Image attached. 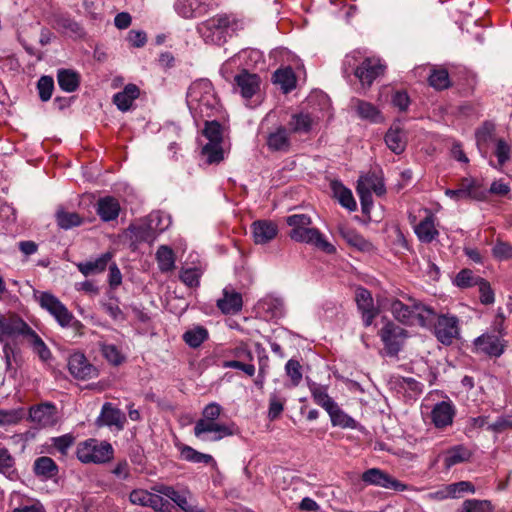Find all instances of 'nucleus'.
Returning a JSON list of instances; mask_svg holds the SVG:
<instances>
[{"label": "nucleus", "instance_id": "obj_1", "mask_svg": "<svg viewBox=\"0 0 512 512\" xmlns=\"http://www.w3.org/2000/svg\"><path fill=\"white\" fill-rule=\"evenodd\" d=\"M378 305L388 309L397 321L405 325L430 327L436 317V311L431 306L414 299L411 304H406L399 299L386 297L378 300Z\"/></svg>", "mask_w": 512, "mask_h": 512}, {"label": "nucleus", "instance_id": "obj_2", "mask_svg": "<svg viewBox=\"0 0 512 512\" xmlns=\"http://www.w3.org/2000/svg\"><path fill=\"white\" fill-rule=\"evenodd\" d=\"M186 102L194 118H210L219 108V99L208 79H198L191 83Z\"/></svg>", "mask_w": 512, "mask_h": 512}, {"label": "nucleus", "instance_id": "obj_3", "mask_svg": "<svg viewBox=\"0 0 512 512\" xmlns=\"http://www.w3.org/2000/svg\"><path fill=\"white\" fill-rule=\"evenodd\" d=\"M242 29V22L233 15L217 14L198 26V32L207 44L221 46L237 30Z\"/></svg>", "mask_w": 512, "mask_h": 512}, {"label": "nucleus", "instance_id": "obj_4", "mask_svg": "<svg viewBox=\"0 0 512 512\" xmlns=\"http://www.w3.org/2000/svg\"><path fill=\"white\" fill-rule=\"evenodd\" d=\"M38 301L40 306L48 311L61 327L72 328L77 335L83 334L84 325L52 293L42 292Z\"/></svg>", "mask_w": 512, "mask_h": 512}, {"label": "nucleus", "instance_id": "obj_5", "mask_svg": "<svg viewBox=\"0 0 512 512\" xmlns=\"http://www.w3.org/2000/svg\"><path fill=\"white\" fill-rule=\"evenodd\" d=\"M76 455L84 464H104L113 459L114 449L109 442L90 438L78 443Z\"/></svg>", "mask_w": 512, "mask_h": 512}, {"label": "nucleus", "instance_id": "obj_6", "mask_svg": "<svg viewBox=\"0 0 512 512\" xmlns=\"http://www.w3.org/2000/svg\"><path fill=\"white\" fill-rule=\"evenodd\" d=\"M29 324L15 312H0V342L21 344L30 330Z\"/></svg>", "mask_w": 512, "mask_h": 512}, {"label": "nucleus", "instance_id": "obj_7", "mask_svg": "<svg viewBox=\"0 0 512 512\" xmlns=\"http://www.w3.org/2000/svg\"><path fill=\"white\" fill-rule=\"evenodd\" d=\"M445 195L454 201L477 200L483 201L487 198L488 191L482 184L473 177L462 178L456 189H446Z\"/></svg>", "mask_w": 512, "mask_h": 512}, {"label": "nucleus", "instance_id": "obj_8", "mask_svg": "<svg viewBox=\"0 0 512 512\" xmlns=\"http://www.w3.org/2000/svg\"><path fill=\"white\" fill-rule=\"evenodd\" d=\"M429 328H433L435 337L443 345H451L460 336L459 319L452 314L436 313L435 320Z\"/></svg>", "mask_w": 512, "mask_h": 512}, {"label": "nucleus", "instance_id": "obj_9", "mask_svg": "<svg viewBox=\"0 0 512 512\" xmlns=\"http://www.w3.org/2000/svg\"><path fill=\"white\" fill-rule=\"evenodd\" d=\"M235 425L218 421H197L194 426V435L203 442H217L225 437L234 435Z\"/></svg>", "mask_w": 512, "mask_h": 512}, {"label": "nucleus", "instance_id": "obj_10", "mask_svg": "<svg viewBox=\"0 0 512 512\" xmlns=\"http://www.w3.org/2000/svg\"><path fill=\"white\" fill-rule=\"evenodd\" d=\"M378 334L389 356H396L408 338L407 330L392 321H387Z\"/></svg>", "mask_w": 512, "mask_h": 512}, {"label": "nucleus", "instance_id": "obj_11", "mask_svg": "<svg viewBox=\"0 0 512 512\" xmlns=\"http://www.w3.org/2000/svg\"><path fill=\"white\" fill-rule=\"evenodd\" d=\"M386 65L378 57H366L354 69V75L359 80L363 89H369L373 82L384 75Z\"/></svg>", "mask_w": 512, "mask_h": 512}, {"label": "nucleus", "instance_id": "obj_12", "mask_svg": "<svg viewBox=\"0 0 512 512\" xmlns=\"http://www.w3.org/2000/svg\"><path fill=\"white\" fill-rule=\"evenodd\" d=\"M505 341L500 336L486 332L473 341V352L490 357H499L504 353Z\"/></svg>", "mask_w": 512, "mask_h": 512}, {"label": "nucleus", "instance_id": "obj_13", "mask_svg": "<svg viewBox=\"0 0 512 512\" xmlns=\"http://www.w3.org/2000/svg\"><path fill=\"white\" fill-rule=\"evenodd\" d=\"M362 480L368 485H374L385 489L395 491H405L408 486L390 476L379 468H371L362 474Z\"/></svg>", "mask_w": 512, "mask_h": 512}, {"label": "nucleus", "instance_id": "obj_14", "mask_svg": "<svg viewBox=\"0 0 512 512\" xmlns=\"http://www.w3.org/2000/svg\"><path fill=\"white\" fill-rule=\"evenodd\" d=\"M68 369L74 378L80 380L92 379L98 376V369L80 352L70 355Z\"/></svg>", "mask_w": 512, "mask_h": 512}, {"label": "nucleus", "instance_id": "obj_15", "mask_svg": "<svg viewBox=\"0 0 512 512\" xmlns=\"http://www.w3.org/2000/svg\"><path fill=\"white\" fill-rule=\"evenodd\" d=\"M358 310L361 312L362 321L365 327L372 325L379 314V308L374 305L371 293L365 288H358L355 297Z\"/></svg>", "mask_w": 512, "mask_h": 512}, {"label": "nucleus", "instance_id": "obj_16", "mask_svg": "<svg viewBox=\"0 0 512 512\" xmlns=\"http://www.w3.org/2000/svg\"><path fill=\"white\" fill-rule=\"evenodd\" d=\"M234 81L241 96L246 100L251 99L260 90V77L257 74L248 72L247 70H242L237 74L234 77Z\"/></svg>", "mask_w": 512, "mask_h": 512}, {"label": "nucleus", "instance_id": "obj_17", "mask_svg": "<svg viewBox=\"0 0 512 512\" xmlns=\"http://www.w3.org/2000/svg\"><path fill=\"white\" fill-rule=\"evenodd\" d=\"M31 420L41 427H51L58 422V412L54 404L43 403L29 410Z\"/></svg>", "mask_w": 512, "mask_h": 512}, {"label": "nucleus", "instance_id": "obj_18", "mask_svg": "<svg viewBox=\"0 0 512 512\" xmlns=\"http://www.w3.org/2000/svg\"><path fill=\"white\" fill-rule=\"evenodd\" d=\"M318 124V119L307 112L291 114L287 128L291 134L306 135L311 133Z\"/></svg>", "mask_w": 512, "mask_h": 512}, {"label": "nucleus", "instance_id": "obj_19", "mask_svg": "<svg viewBox=\"0 0 512 512\" xmlns=\"http://www.w3.org/2000/svg\"><path fill=\"white\" fill-rule=\"evenodd\" d=\"M290 135L287 127L283 125L275 127L266 137L268 149L274 152H288L291 148Z\"/></svg>", "mask_w": 512, "mask_h": 512}, {"label": "nucleus", "instance_id": "obj_20", "mask_svg": "<svg viewBox=\"0 0 512 512\" xmlns=\"http://www.w3.org/2000/svg\"><path fill=\"white\" fill-rule=\"evenodd\" d=\"M456 413L451 401H441L434 405L431 411V421L438 429H444L452 425Z\"/></svg>", "mask_w": 512, "mask_h": 512}, {"label": "nucleus", "instance_id": "obj_21", "mask_svg": "<svg viewBox=\"0 0 512 512\" xmlns=\"http://www.w3.org/2000/svg\"><path fill=\"white\" fill-rule=\"evenodd\" d=\"M253 240L256 244H267L278 234V226L271 220H257L251 224Z\"/></svg>", "mask_w": 512, "mask_h": 512}, {"label": "nucleus", "instance_id": "obj_22", "mask_svg": "<svg viewBox=\"0 0 512 512\" xmlns=\"http://www.w3.org/2000/svg\"><path fill=\"white\" fill-rule=\"evenodd\" d=\"M243 299L241 293L235 291L231 286L223 289V297L217 300V307L223 314H237L241 311Z\"/></svg>", "mask_w": 512, "mask_h": 512}, {"label": "nucleus", "instance_id": "obj_23", "mask_svg": "<svg viewBox=\"0 0 512 512\" xmlns=\"http://www.w3.org/2000/svg\"><path fill=\"white\" fill-rule=\"evenodd\" d=\"M159 492L171 499L184 512H204L193 503L191 494L188 491H178L173 487L164 486Z\"/></svg>", "mask_w": 512, "mask_h": 512}, {"label": "nucleus", "instance_id": "obj_24", "mask_svg": "<svg viewBox=\"0 0 512 512\" xmlns=\"http://www.w3.org/2000/svg\"><path fill=\"white\" fill-rule=\"evenodd\" d=\"M296 235L297 238L294 240L296 242L313 245L326 253H333L335 251V247L324 238L317 228L309 227L301 234L297 233Z\"/></svg>", "mask_w": 512, "mask_h": 512}, {"label": "nucleus", "instance_id": "obj_25", "mask_svg": "<svg viewBox=\"0 0 512 512\" xmlns=\"http://www.w3.org/2000/svg\"><path fill=\"white\" fill-rule=\"evenodd\" d=\"M120 210L119 201L112 196H105L97 201L96 212L103 222L116 220Z\"/></svg>", "mask_w": 512, "mask_h": 512}, {"label": "nucleus", "instance_id": "obj_26", "mask_svg": "<svg viewBox=\"0 0 512 512\" xmlns=\"http://www.w3.org/2000/svg\"><path fill=\"white\" fill-rule=\"evenodd\" d=\"M426 217L414 227V232L418 239L423 243H431L439 235L435 224V216L426 210Z\"/></svg>", "mask_w": 512, "mask_h": 512}, {"label": "nucleus", "instance_id": "obj_27", "mask_svg": "<svg viewBox=\"0 0 512 512\" xmlns=\"http://www.w3.org/2000/svg\"><path fill=\"white\" fill-rule=\"evenodd\" d=\"M387 147L395 154H401L406 148V133L400 123H394L385 135Z\"/></svg>", "mask_w": 512, "mask_h": 512}, {"label": "nucleus", "instance_id": "obj_28", "mask_svg": "<svg viewBox=\"0 0 512 512\" xmlns=\"http://www.w3.org/2000/svg\"><path fill=\"white\" fill-rule=\"evenodd\" d=\"M174 10L185 19L198 17L206 11L205 4L200 0H176Z\"/></svg>", "mask_w": 512, "mask_h": 512}, {"label": "nucleus", "instance_id": "obj_29", "mask_svg": "<svg viewBox=\"0 0 512 512\" xmlns=\"http://www.w3.org/2000/svg\"><path fill=\"white\" fill-rule=\"evenodd\" d=\"M351 107L356 111L357 115L370 122L378 123L382 121V116L379 109L370 102L353 98L351 100Z\"/></svg>", "mask_w": 512, "mask_h": 512}, {"label": "nucleus", "instance_id": "obj_30", "mask_svg": "<svg viewBox=\"0 0 512 512\" xmlns=\"http://www.w3.org/2000/svg\"><path fill=\"white\" fill-rule=\"evenodd\" d=\"M99 421L106 426H115L118 429L124 427L126 417L125 414L111 403H105L102 407Z\"/></svg>", "mask_w": 512, "mask_h": 512}, {"label": "nucleus", "instance_id": "obj_31", "mask_svg": "<svg viewBox=\"0 0 512 512\" xmlns=\"http://www.w3.org/2000/svg\"><path fill=\"white\" fill-rule=\"evenodd\" d=\"M140 90L135 84H127L121 92L113 96V103L122 111H128L134 100L139 97Z\"/></svg>", "mask_w": 512, "mask_h": 512}, {"label": "nucleus", "instance_id": "obj_32", "mask_svg": "<svg viewBox=\"0 0 512 512\" xmlns=\"http://www.w3.org/2000/svg\"><path fill=\"white\" fill-rule=\"evenodd\" d=\"M22 343H27L33 349V352L36 353L39 359L43 362H47L51 359V351L41 339V337L33 330L31 327Z\"/></svg>", "mask_w": 512, "mask_h": 512}, {"label": "nucleus", "instance_id": "obj_33", "mask_svg": "<svg viewBox=\"0 0 512 512\" xmlns=\"http://www.w3.org/2000/svg\"><path fill=\"white\" fill-rule=\"evenodd\" d=\"M472 453L464 445H456L448 449L444 454V466L446 469L466 462L470 459Z\"/></svg>", "mask_w": 512, "mask_h": 512}, {"label": "nucleus", "instance_id": "obj_34", "mask_svg": "<svg viewBox=\"0 0 512 512\" xmlns=\"http://www.w3.org/2000/svg\"><path fill=\"white\" fill-rule=\"evenodd\" d=\"M357 185L361 186V189H365L366 192H374L377 196H382L386 193L382 176L375 172L361 176Z\"/></svg>", "mask_w": 512, "mask_h": 512}, {"label": "nucleus", "instance_id": "obj_35", "mask_svg": "<svg viewBox=\"0 0 512 512\" xmlns=\"http://www.w3.org/2000/svg\"><path fill=\"white\" fill-rule=\"evenodd\" d=\"M340 235L350 245L360 251H370L373 248L371 242L366 240L362 235L358 234L355 230L348 227L339 228Z\"/></svg>", "mask_w": 512, "mask_h": 512}, {"label": "nucleus", "instance_id": "obj_36", "mask_svg": "<svg viewBox=\"0 0 512 512\" xmlns=\"http://www.w3.org/2000/svg\"><path fill=\"white\" fill-rule=\"evenodd\" d=\"M156 261L162 273L172 272L175 269V254L167 245H161L156 251Z\"/></svg>", "mask_w": 512, "mask_h": 512}, {"label": "nucleus", "instance_id": "obj_37", "mask_svg": "<svg viewBox=\"0 0 512 512\" xmlns=\"http://www.w3.org/2000/svg\"><path fill=\"white\" fill-rule=\"evenodd\" d=\"M59 87L65 92H74L80 84V76L70 69H60L57 73Z\"/></svg>", "mask_w": 512, "mask_h": 512}, {"label": "nucleus", "instance_id": "obj_38", "mask_svg": "<svg viewBox=\"0 0 512 512\" xmlns=\"http://www.w3.org/2000/svg\"><path fill=\"white\" fill-rule=\"evenodd\" d=\"M286 223L292 229L289 236L292 240L297 238V233L301 234L304 230L310 227L312 219L306 214H293L286 218Z\"/></svg>", "mask_w": 512, "mask_h": 512}, {"label": "nucleus", "instance_id": "obj_39", "mask_svg": "<svg viewBox=\"0 0 512 512\" xmlns=\"http://www.w3.org/2000/svg\"><path fill=\"white\" fill-rule=\"evenodd\" d=\"M332 190L340 204L350 211H354L357 207L354 197L350 189L344 187L340 182H332Z\"/></svg>", "mask_w": 512, "mask_h": 512}, {"label": "nucleus", "instance_id": "obj_40", "mask_svg": "<svg viewBox=\"0 0 512 512\" xmlns=\"http://www.w3.org/2000/svg\"><path fill=\"white\" fill-rule=\"evenodd\" d=\"M309 389L314 402L317 405L323 407L326 411L333 407L334 404H336L334 400L328 395L326 386L312 383L309 385Z\"/></svg>", "mask_w": 512, "mask_h": 512}, {"label": "nucleus", "instance_id": "obj_41", "mask_svg": "<svg viewBox=\"0 0 512 512\" xmlns=\"http://www.w3.org/2000/svg\"><path fill=\"white\" fill-rule=\"evenodd\" d=\"M274 83L279 84L282 90L287 93L295 88L296 78L290 67L278 69L273 75Z\"/></svg>", "mask_w": 512, "mask_h": 512}, {"label": "nucleus", "instance_id": "obj_42", "mask_svg": "<svg viewBox=\"0 0 512 512\" xmlns=\"http://www.w3.org/2000/svg\"><path fill=\"white\" fill-rule=\"evenodd\" d=\"M154 218L155 216L151 215L148 224H140L130 227V231L134 234L136 240L145 242L154 240L157 234V229L153 226Z\"/></svg>", "mask_w": 512, "mask_h": 512}, {"label": "nucleus", "instance_id": "obj_43", "mask_svg": "<svg viewBox=\"0 0 512 512\" xmlns=\"http://www.w3.org/2000/svg\"><path fill=\"white\" fill-rule=\"evenodd\" d=\"M34 472L38 476L52 478L57 474L58 468L53 459L47 456H42L36 459L34 463Z\"/></svg>", "mask_w": 512, "mask_h": 512}, {"label": "nucleus", "instance_id": "obj_44", "mask_svg": "<svg viewBox=\"0 0 512 512\" xmlns=\"http://www.w3.org/2000/svg\"><path fill=\"white\" fill-rule=\"evenodd\" d=\"M110 260L109 254H104L101 257L97 258L94 261H87L84 263H79L77 265L79 271L85 276L100 273L105 270L108 262Z\"/></svg>", "mask_w": 512, "mask_h": 512}, {"label": "nucleus", "instance_id": "obj_45", "mask_svg": "<svg viewBox=\"0 0 512 512\" xmlns=\"http://www.w3.org/2000/svg\"><path fill=\"white\" fill-rule=\"evenodd\" d=\"M182 337L189 347L197 348L208 338V331L203 326H194L187 330Z\"/></svg>", "mask_w": 512, "mask_h": 512}, {"label": "nucleus", "instance_id": "obj_46", "mask_svg": "<svg viewBox=\"0 0 512 512\" xmlns=\"http://www.w3.org/2000/svg\"><path fill=\"white\" fill-rule=\"evenodd\" d=\"M333 426H340L342 428H355L356 421L348 414L343 412L337 404H334L327 410Z\"/></svg>", "mask_w": 512, "mask_h": 512}, {"label": "nucleus", "instance_id": "obj_47", "mask_svg": "<svg viewBox=\"0 0 512 512\" xmlns=\"http://www.w3.org/2000/svg\"><path fill=\"white\" fill-rule=\"evenodd\" d=\"M99 347L103 357L112 365L119 366L125 361V356L114 344L100 342Z\"/></svg>", "mask_w": 512, "mask_h": 512}, {"label": "nucleus", "instance_id": "obj_48", "mask_svg": "<svg viewBox=\"0 0 512 512\" xmlns=\"http://www.w3.org/2000/svg\"><path fill=\"white\" fill-rule=\"evenodd\" d=\"M56 220L57 224L65 230L80 226L83 223V218L79 214L65 210L57 211Z\"/></svg>", "mask_w": 512, "mask_h": 512}, {"label": "nucleus", "instance_id": "obj_49", "mask_svg": "<svg viewBox=\"0 0 512 512\" xmlns=\"http://www.w3.org/2000/svg\"><path fill=\"white\" fill-rule=\"evenodd\" d=\"M202 155L206 157L208 164H218L224 159V151L221 143H207L202 148Z\"/></svg>", "mask_w": 512, "mask_h": 512}, {"label": "nucleus", "instance_id": "obj_50", "mask_svg": "<svg viewBox=\"0 0 512 512\" xmlns=\"http://www.w3.org/2000/svg\"><path fill=\"white\" fill-rule=\"evenodd\" d=\"M15 460L7 448L0 446V473L9 478L16 476Z\"/></svg>", "mask_w": 512, "mask_h": 512}, {"label": "nucleus", "instance_id": "obj_51", "mask_svg": "<svg viewBox=\"0 0 512 512\" xmlns=\"http://www.w3.org/2000/svg\"><path fill=\"white\" fill-rule=\"evenodd\" d=\"M181 456L184 460L192 463L210 464L214 462L210 454L201 453L190 446H185L181 450Z\"/></svg>", "mask_w": 512, "mask_h": 512}, {"label": "nucleus", "instance_id": "obj_52", "mask_svg": "<svg viewBox=\"0 0 512 512\" xmlns=\"http://www.w3.org/2000/svg\"><path fill=\"white\" fill-rule=\"evenodd\" d=\"M462 505L466 512H493V505L489 500L469 499Z\"/></svg>", "mask_w": 512, "mask_h": 512}, {"label": "nucleus", "instance_id": "obj_53", "mask_svg": "<svg viewBox=\"0 0 512 512\" xmlns=\"http://www.w3.org/2000/svg\"><path fill=\"white\" fill-rule=\"evenodd\" d=\"M481 277L475 276L469 269L461 270L455 277L454 283L460 288L476 286Z\"/></svg>", "mask_w": 512, "mask_h": 512}, {"label": "nucleus", "instance_id": "obj_54", "mask_svg": "<svg viewBox=\"0 0 512 512\" xmlns=\"http://www.w3.org/2000/svg\"><path fill=\"white\" fill-rule=\"evenodd\" d=\"M429 84L436 89H445L450 85L449 74L445 69L433 70L429 76Z\"/></svg>", "mask_w": 512, "mask_h": 512}, {"label": "nucleus", "instance_id": "obj_55", "mask_svg": "<svg viewBox=\"0 0 512 512\" xmlns=\"http://www.w3.org/2000/svg\"><path fill=\"white\" fill-rule=\"evenodd\" d=\"M203 134L209 140L208 143H222V128L216 121H206Z\"/></svg>", "mask_w": 512, "mask_h": 512}, {"label": "nucleus", "instance_id": "obj_56", "mask_svg": "<svg viewBox=\"0 0 512 512\" xmlns=\"http://www.w3.org/2000/svg\"><path fill=\"white\" fill-rule=\"evenodd\" d=\"M450 498H459L465 493H474L475 487L469 481H459L447 485Z\"/></svg>", "mask_w": 512, "mask_h": 512}, {"label": "nucleus", "instance_id": "obj_57", "mask_svg": "<svg viewBox=\"0 0 512 512\" xmlns=\"http://www.w3.org/2000/svg\"><path fill=\"white\" fill-rule=\"evenodd\" d=\"M39 97L42 101H48L54 89V81L50 76H42L37 83Z\"/></svg>", "mask_w": 512, "mask_h": 512}, {"label": "nucleus", "instance_id": "obj_58", "mask_svg": "<svg viewBox=\"0 0 512 512\" xmlns=\"http://www.w3.org/2000/svg\"><path fill=\"white\" fill-rule=\"evenodd\" d=\"M287 376L291 379L292 385L297 386L302 380V371L299 361L290 359L285 365Z\"/></svg>", "mask_w": 512, "mask_h": 512}, {"label": "nucleus", "instance_id": "obj_59", "mask_svg": "<svg viewBox=\"0 0 512 512\" xmlns=\"http://www.w3.org/2000/svg\"><path fill=\"white\" fill-rule=\"evenodd\" d=\"M495 126L490 122H485L477 131H476V141L479 149L491 140L494 134Z\"/></svg>", "mask_w": 512, "mask_h": 512}, {"label": "nucleus", "instance_id": "obj_60", "mask_svg": "<svg viewBox=\"0 0 512 512\" xmlns=\"http://www.w3.org/2000/svg\"><path fill=\"white\" fill-rule=\"evenodd\" d=\"M222 406L217 402L207 404L201 413L198 421H217L222 413Z\"/></svg>", "mask_w": 512, "mask_h": 512}, {"label": "nucleus", "instance_id": "obj_61", "mask_svg": "<svg viewBox=\"0 0 512 512\" xmlns=\"http://www.w3.org/2000/svg\"><path fill=\"white\" fill-rule=\"evenodd\" d=\"M180 280L188 287H197L201 277V271L198 268L183 269L179 275Z\"/></svg>", "mask_w": 512, "mask_h": 512}, {"label": "nucleus", "instance_id": "obj_62", "mask_svg": "<svg viewBox=\"0 0 512 512\" xmlns=\"http://www.w3.org/2000/svg\"><path fill=\"white\" fill-rule=\"evenodd\" d=\"M224 368H230V369H238L243 371L246 375L252 377L255 374L256 368L253 363H247L242 360L233 359V360H227L223 362Z\"/></svg>", "mask_w": 512, "mask_h": 512}, {"label": "nucleus", "instance_id": "obj_63", "mask_svg": "<svg viewBox=\"0 0 512 512\" xmlns=\"http://www.w3.org/2000/svg\"><path fill=\"white\" fill-rule=\"evenodd\" d=\"M229 354L238 360L252 363L254 356L250 348L245 343H240L229 351Z\"/></svg>", "mask_w": 512, "mask_h": 512}, {"label": "nucleus", "instance_id": "obj_64", "mask_svg": "<svg viewBox=\"0 0 512 512\" xmlns=\"http://www.w3.org/2000/svg\"><path fill=\"white\" fill-rule=\"evenodd\" d=\"M104 311L115 321H124L125 314L119 307L116 300H109L102 304Z\"/></svg>", "mask_w": 512, "mask_h": 512}]
</instances>
